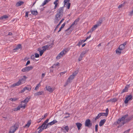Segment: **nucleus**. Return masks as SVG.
<instances>
[{
    "label": "nucleus",
    "instance_id": "nucleus-21",
    "mask_svg": "<svg viewBox=\"0 0 133 133\" xmlns=\"http://www.w3.org/2000/svg\"><path fill=\"white\" fill-rule=\"evenodd\" d=\"M24 3V2L23 1H19L17 2L16 5L17 7H18L21 6V5L23 4Z\"/></svg>",
    "mask_w": 133,
    "mask_h": 133
},
{
    "label": "nucleus",
    "instance_id": "nucleus-14",
    "mask_svg": "<svg viewBox=\"0 0 133 133\" xmlns=\"http://www.w3.org/2000/svg\"><path fill=\"white\" fill-rule=\"evenodd\" d=\"M129 85H127L123 89L122 92V93H123L124 92H126L128 90V89L129 87Z\"/></svg>",
    "mask_w": 133,
    "mask_h": 133
},
{
    "label": "nucleus",
    "instance_id": "nucleus-34",
    "mask_svg": "<svg viewBox=\"0 0 133 133\" xmlns=\"http://www.w3.org/2000/svg\"><path fill=\"white\" fill-rule=\"evenodd\" d=\"M101 116V113H99L97 115V116L96 117L95 119L96 120L99 118V117Z\"/></svg>",
    "mask_w": 133,
    "mask_h": 133
},
{
    "label": "nucleus",
    "instance_id": "nucleus-25",
    "mask_svg": "<svg viewBox=\"0 0 133 133\" xmlns=\"http://www.w3.org/2000/svg\"><path fill=\"white\" fill-rule=\"evenodd\" d=\"M63 128L65 130H64V132L65 133L68 132L69 130V128L68 126H66L64 127Z\"/></svg>",
    "mask_w": 133,
    "mask_h": 133
},
{
    "label": "nucleus",
    "instance_id": "nucleus-54",
    "mask_svg": "<svg viewBox=\"0 0 133 133\" xmlns=\"http://www.w3.org/2000/svg\"><path fill=\"white\" fill-rule=\"evenodd\" d=\"M45 75V74L44 73H43L42 74L41 78H43Z\"/></svg>",
    "mask_w": 133,
    "mask_h": 133
},
{
    "label": "nucleus",
    "instance_id": "nucleus-15",
    "mask_svg": "<svg viewBox=\"0 0 133 133\" xmlns=\"http://www.w3.org/2000/svg\"><path fill=\"white\" fill-rule=\"evenodd\" d=\"M45 129L43 127V126H42V125L39 126L37 129L39 130L38 132V133H40L44 129Z\"/></svg>",
    "mask_w": 133,
    "mask_h": 133
},
{
    "label": "nucleus",
    "instance_id": "nucleus-31",
    "mask_svg": "<svg viewBox=\"0 0 133 133\" xmlns=\"http://www.w3.org/2000/svg\"><path fill=\"white\" fill-rule=\"evenodd\" d=\"M122 50H120L119 48L116 50V53L118 54H120L121 53Z\"/></svg>",
    "mask_w": 133,
    "mask_h": 133
},
{
    "label": "nucleus",
    "instance_id": "nucleus-46",
    "mask_svg": "<svg viewBox=\"0 0 133 133\" xmlns=\"http://www.w3.org/2000/svg\"><path fill=\"white\" fill-rule=\"evenodd\" d=\"M26 88H27L26 90L29 91L31 90V86H30L29 87H26Z\"/></svg>",
    "mask_w": 133,
    "mask_h": 133
},
{
    "label": "nucleus",
    "instance_id": "nucleus-39",
    "mask_svg": "<svg viewBox=\"0 0 133 133\" xmlns=\"http://www.w3.org/2000/svg\"><path fill=\"white\" fill-rule=\"evenodd\" d=\"M66 72V71H65L63 72H61L59 73V74L60 75V76H62L64 74H65Z\"/></svg>",
    "mask_w": 133,
    "mask_h": 133
},
{
    "label": "nucleus",
    "instance_id": "nucleus-61",
    "mask_svg": "<svg viewBox=\"0 0 133 133\" xmlns=\"http://www.w3.org/2000/svg\"><path fill=\"white\" fill-rule=\"evenodd\" d=\"M54 64L56 66H57L59 65V63L58 62H57L55 64Z\"/></svg>",
    "mask_w": 133,
    "mask_h": 133
},
{
    "label": "nucleus",
    "instance_id": "nucleus-30",
    "mask_svg": "<svg viewBox=\"0 0 133 133\" xmlns=\"http://www.w3.org/2000/svg\"><path fill=\"white\" fill-rule=\"evenodd\" d=\"M118 48L120 50H122L125 48V46H124V45L122 44L119 46Z\"/></svg>",
    "mask_w": 133,
    "mask_h": 133
},
{
    "label": "nucleus",
    "instance_id": "nucleus-18",
    "mask_svg": "<svg viewBox=\"0 0 133 133\" xmlns=\"http://www.w3.org/2000/svg\"><path fill=\"white\" fill-rule=\"evenodd\" d=\"M106 121V120L103 119L101 120L99 123V126L100 127L102 126Z\"/></svg>",
    "mask_w": 133,
    "mask_h": 133
},
{
    "label": "nucleus",
    "instance_id": "nucleus-47",
    "mask_svg": "<svg viewBox=\"0 0 133 133\" xmlns=\"http://www.w3.org/2000/svg\"><path fill=\"white\" fill-rule=\"evenodd\" d=\"M82 43L81 42V41H80L78 42V44L77 45H78L79 46L81 45L82 44Z\"/></svg>",
    "mask_w": 133,
    "mask_h": 133
},
{
    "label": "nucleus",
    "instance_id": "nucleus-22",
    "mask_svg": "<svg viewBox=\"0 0 133 133\" xmlns=\"http://www.w3.org/2000/svg\"><path fill=\"white\" fill-rule=\"evenodd\" d=\"M22 47L21 45V44H18L16 47L13 49V50H17L21 48Z\"/></svg>",
    "mask_w": 133,
    "mask_h": 133
},
{
    "label": "nucleus",
    "instance_id": "nucleus-2",
    "mask_svg": "<svg viewBox=\"0 0 133 133\" xmlns=\"http://www.w3.org/2000/svg\"><path fill=\"white\" fill-rule=\"evenodd\" d=\"M128 115L126 114L123 116L121 118H119L115 123V124L117 125L118 124H119L118 127H119L123 125L125 123V119L126 122H128L131 119V118H128Z\"/></svg>",
    "mask_w": 133,
    "mask_h": 133
},
{
    "label": "nucleus",
    "instance_id": "nucleus-5",
    "mask_svg": "<svg viewBox=\"0 0 133 133\" xmlns=\"http://www.w3.org/2000/svg\"><path fill=\"white\" fill-rule=\"evenodd\" d=\"M69 49L68 48H66L64 49L61 51L56 57V59H59L62 56L65 55V54L69 51Z\"/></svg>",
    "mask_w": 133,
    "mask_h": 133
},
{
    "label": "nucleus",
    "instance_id": "nucleus-13",
    "mask_svg": "<svg viewBox=\"0 0 133 133\" xmlns=\"http://www.w3.org/2000/svg\"><path fill=\"white\" fill-rule=\"evenodd\" d=\"M74 76L72 75H70V76L68 78L67 80V82H71L72 80L74 78Z\"/></svg>",
    "mask_w": 133,
    "mask_h": 133
},
{
    "label": "nucleus",
    "instance_id": "nucleus-10",
    "mask_svg": "<svg viewBox=\"0 0 133 133\" xmlns=\"http://www.w3.org/2000/svg\"><path fill=\"white\" fill-rule=\"evenodd\" d=\"M33 68V67L32 66H28L22 69V71L23 72L29 71Z\"/></svg>",
    "mask_w": 133,
    "mask_h": 133
},
{
    "label": "nucleus",
    "instance_id": "nucleus-48",
    "mask_svg": "<svg viewBox=\"0 0 133 133\" xmlns=\"http://www.w3.org/2000/svg\"><path fill=\"white\" fill-rule=\"evenodd\" d=\"M98 127V125L97 124H96L95 126V131L96 132H97V131Z\"/></svg>",
    "mask_w": 133,
    "mask_h": 133
},
{
    "label": "nucleus",
    "instance_id": "nucleus-9",
    "mask_svg": "<svg viewBox=\"0 0 133 133\" xmlns=\"http://www.w3.org/2000/svg\"><path fill=\"white\" fill-rule=\"evenodd\" d=\"M92 124L91 122V121L90 119H87L86 120L85 123V127H90L92 126Z\"/></svg>",
    "mask_w": 133,
    "mask_h": 133
},
{
    "label": "nucleus",
    "instance_id": "nucleus-28",
    "mask_svg": "<svg viewBox=\"0 0 133 133\" xmlns=\"http://www.w3.org/2000/svg\"><path fill=\"white\" fill-rule=\"evenodd\" d=\"M66 24V23L65 22H64L63 24H62L61 27L59 28V30L58 31V32L61 31L62 28H63L64 26H65Z\"/></svg>",
    "mask_w": 133,
    "mask_h": 133
},
{
    "label": "nucleus",
    "instance_id": "nucleus-33",
    "mask_svg": "<svg viewBox=\"0 0 133 133\" xmlns=\"http://www.w3.org/2000/svg\"><path fill=\"white\" fill-rule=\"evenodd\" d=\"M8 16L6 15H4L2 16L0 18V19H6L8 18Z\"/></svg>",
    "mask_w": 133,
    "mask_h": 133
},
{
    "label": "nucleus",
    "instance_id": "nucleus-44",
    "mask_svg": "<svg viewBox=\"0 0 133 133\" xmlns=\"http://www.w3.org/2000/svg\"><path fill=\"white\" fill-rule=\"evenodd\" d=\"M83 56L81 55H80V56L79 57V58H78V60L79 61H81L82 59V58L83 57Z\"/></svg>",
    "mask_w": 133,
    "mask_h": 133
},
{
    "label": "nucleus",
    "instance_id": "nucleus-8",
    "mask_svg": "<svg viewBox=\"0 0 133 133\" xmlns=\"http://www.w3.org/2000/svg\"><path fill=\"white\" fill-rule=\"evenodd\" d=\"M70 0H64V6L66 7L67 8L69 9L70 7L71 4L69 3Z\"/></svg>",
    "mask_w": 133,
    "mask_h": 133
},
{
    "label": "nucleus",
    "instance_id": "nucleus-16",
    "mask_svg": "<svg viewBox=\"0 0 133 133\" xmlns=\"http://www.w3.org/2000/svg\"><path fill=\"white\" fill-rule=\"evenodd\" d=\"M49 45H46L42 46V49L43 50H44V51L46 50H48L49 48Z\"/></svg>",
    "mask_w": 133,
    "mask_h": 133
},
{
    "label": "nucleus",
    "instance_id": "nucleus-56",
    "mask_svg": "<svg viewBox=\"0 0 133 133\" xmlns=\"http://www.w3.org/2000/svg\"><path fill=\"white\" fill-rule=\"evenodd\" d=\"M130 130V129H128V130L125 131L124 132V133H129V131Z\"/></svg>",
    "mask_w": 133,
    "mask_h": 133
},
{
    "label": "nucleus",
    "instance_id": "nucleus-55",
    "mask_svg": "<svg viewBox=\"0 0 133 133\" xmlns=\"http://www.w3.org/2000/svg\"><path fill=\"white\" fill-rule=\"evenodd\" d=\"M64 20V19L63 18L60 21L59 23L60 24H61V23L62 22H63Z\"/></svg>",
    "mask_w": 133,
    "mask_h": 133
},
{
    "label": "nucleus",
    "instance_id": "nucleus-17",
    "mask_svg": "<svg viewBox=\"0 0 133 133\" xmlns=\"http://www.w3.org/2000/svg\"><path fill=\"white\" fill-rule=\"evenodd\" d=\"M37 50L39 52L40 55L41 56L44 52V50L42 49L41 48H38Z\"/></svg>",
    "mask_w": 133,
    "mask_h": 133
},
{
    "label": "nucleus",
    "instance_id": "nucleus-4",
    "mask_svg": "<svg viewBox=\"0 0 133 133\" xmlns=\"http://www.w3.org/2000/svg\"><path fill=\"white\" fill-rule=\"evenodd\" d=\"M27 78V77L26 76H23V77L21 79H19L17 82L13 84L11 87H14L16 86H18L25 83L26 79Z\"/></svg>",
    "mask_w": 133,
    "mask_h": 133
},
{
    "label": "nucleus",
    "instance_id": "nucleus-53",
    "mask_svg": "<svg viewBox=\"0 0 133 133\" xmlns=\"http://www.w3.org/2000/svg\"><path fill=\"white\" fill-rule=\"evenodd\" d=\"M30 63V62L29 61H27V62L26 63V66L27 65H28Z\"/></svg>",
    "mask_w": 133,
    "mask_h": 133
},
{
    "label": "nucleus",
    "instance_id": "nucleus-24",
    "mask_svg": "<svg viewBox=\"0 0 133 133\" xmlns=\"http://www.w3.org/2000/svg\"><path fill=\"white\" fill-rule=\"evenodd\" d=\"M43 93V92L42 91H39L36 93H35L34 94V95L35 96H38L39 95H42Z\"/></svg>",
    "mask_w": 133,
    "mask_h": 133
},
{
    "label": "nucleus",
    "instance_id": "nucleus-19",
    "mask_svg": "<svg viewBox=\"0 0 133 133\" xmlns=\"http://www.w3.org/2000/svg\"><path fill=\"white\" fill-rule=\"evenodd\" d=\"M31 123V120H29L28 121L27 123L25 125L24 127L25 128H28L29 126L30 125Z\"/></svg>",
    "mask_w": 133,
    "mask_h": 133
},
{
    "label": "nucleus",
    "instance_id": "nucleus-1",
    "mask_svg": "<svg viewBox=\"0 0 133 133\" xmlns=\"http://www.w3.org/2000/svg\"><path fill=\"white\" fill-rule=\"evenodd\" d=\"M64 7L59 8L57 11L55 15L54 23L55 24L57 23L63 16L64 13Z\"/></svg>",
    "mask_w": 133,
    "mask_h": 133
},
{
    "label": "nucleus",
    "instance_id": "nucleus-43",
    "mask_svg": "<svg viewBox=\"0 0 133 133\" xmlns=\"http://www.w3.org/2000/svg\"><path fill=\"white\" fill-rule=\"evenodd\" d=\"M48 115V114L47 113L45 114L44 115V117L41 119H40L39 121H40L42 119H43L44 118H45Z\"/></svg>",
    "mask_w": 133,
    "mask_h": 133
},
{
    "label": "nucleus",
    "instance_id": "nucleus-23",
    "mask_svg": "<svg viewBox=\"0 0 133 133\" xmlns=\"http://www.w3.org/2000/svg\"><path fill=\"white\" fill-rule=\"evenodd\" d=\"M76 124L78 130H79L81 128L82 126V124L80 123H76Z\"/></svg>",
    "mask_w": 133,
    "mask_h": 133
},
{
    "label": "nucleus",
    "instance_id": "nucleus-36",
    "mask_svg": "<svg viewBox=\"0 0 133 133\" xmlns=\"http://www.w3.org/2000/svg\"><path fill=\"white\" fill-rule=\"evenodd\" d=\"M117 101V99L116 98H114L112 99H111L109 101H111L112 102H115Z\"/></svg>",
    "mask_w": 133,
    "mask_h": 133
},
{
    "label": "nucleus",
    "instance_id": "nucleus-11",
    "mask_svg": "<svg viewBox=\"0 0 133 133\" xmlns=\"http://www.w3.org/2000/svg\"><path fill=\"white\" fill-rule=\"evenodd\" d=\"M132 96L131 95L128 96L124 101L125 103L127 104L129 101L131 100L132 99Z\"/></svg>",
    "mask_w": 133,
    "mask_h": 133
},
{
    "label": "nucleus",
    "instance_id": "nucleus-32",
    "mask_svg": "<svg viewBox=\"0 0 133 133\" xmlns=\"http://www.w3.org/2000/svg\"><path fill=\"white\" fill-rule=\"evenodd\" d=\"M41 86V82H40L36 86L35 88V90H37V89H38L39 87Z\"/></svg>",
    "mask_w": 133,
    "mask_h": 133
},
{
    "label": "nucleus",
    "instance_id": "nucleus-42",
    "mask_svg": "<svg viewBox=\"0 0 133 133\" xmlns=\"http://www.w3.org/2000/svg\"><path fill=\"white\" fill-rule=\"evenodd\" d=\"M100 113L101 114V116H107L108 115L107 114H106L105 113L102 112Z\"/></svg>",
    "mask_w": 133,
    "mask_h": 133
},
{
    "label": "nucleus",
    "instance_id": "nucleus-6",
    "mask_svg": "<svg viewBox=\"0 0 133 133\" xmlns=\"http://www.w3.org/2000/svg\"><path fill=\"white\" fill-rule=\"evenodd\" d=\"M18 125L17 124H15L13 126H12L10 130L9 133H14L18 129Z\"/></svg>",
    "mask_w": 133,
    "mask_h": 133
},
{
    "label": "nucleus",
    "instance_id": "nucleus-26",
    "mask_svg": "<svg viewBox=\"0 0 133 133\" xmlns=\"http://www.w3.org/2000/svg\"><path fill=\"white\" fill-rule=\"evenodd\" d=\"M57 121L55 120H54L50 122L49 123V124H50V125H52L55 123H57Z\"/></svg>",
    "mask_w": 133,
    "mask_h": 133
},
{
    "label": "nucleus",
    "instance_id": "nucleus-41",
    "mask_svg": "<svg viewBox=\"0 0 133 133\" xmlns=\"http://www.w3.org/2000/svg\"><path fill=\"white\" fill-rule=\"evenodd\" d=\"M86 53V51H84L83 52H82L80 55L82 56L83 57H84V56L85 55Z\"/></svg>",
    "mask_w": 133,
    "mask_h": 133
},
{
    "label": "nucleus",
    "instance_id": "nucleus-3",
    "mask_svg": "<svg viewBox=\"0 0 133 133\" xmlns=\"http://www.w3.org/2000/svg\"><path fill=\"white\" fill-rule=\"evenodd\" d=\"M30 98V97H27L24 100L21 101V103H25V104H21L17 106L16 108L12 109V110L14 111H17L19 110L21 108H23V109H24L26 106V104L29 101Z\"/></svg>",
    "mask_w": 133,
    "mask_h": 133
},
{
    "label": "nucleus",
    "instance_id": "nucleus-59",
    "mask_svg": "<svg viewBox=\"0 0 133 133\" xmlns=\"http://www.w3.org/2000/svg\"><path fill=\"white\" fill-rule=\"evenodd\" d=\"M25 91V90L24 89V88H23V89L20 92L21 93H23V92H24Z\"/></svg>",
    "mask_w": 133,
    "mask_h": 133
},
{
    "label": "nucleus",
    "instance_id": "nucleus-38",
    "mask_svg": "<svg viewBox=\"0 0 133 133\" xmlns=\"http://www.w3.org/2000/svg\"><path fill=\"white\" fill-rule=\"evenodd\" d=\"M78 73V71H75L74 72H73L72 75L73 76H74V77Z\"/></svg>",
    "mask_w": 133,
    "mask_h": 133
},
{
    "label": "nucleus",
    "instance_id": "nucleus-63",
    "mask_svg": "<svg viewBox=\"0 0 133 133\" xmlns=\"http://www.w3.org/2000/svg\"><path fill=\"white\" fill-rule=\"evenodd\" d=\"M55 65L54 64L51 67L52 68H55L56 67Z\"/></svg>",
    "mask_w": 133,
    "mask_h": 133
},
{
    "label": "nucleus",
    "instance_id": "nucleus-60",
    "mask_svg": "<svg viewBox=\"0 0 133 133\" xmlns=\"http://www.w3.org/2000/svg\"><path fill=\"white\" fill-rule=\"evenodd\" d=\"M130 15H133V9L130 12Z\"/></svg>",
    "mask_w": 133,
    "mask_h": 133
},
{
    "label": "nucleus",
    "instance_id": "nucleus-58",
    "mask_svg": "<svg viewBox=\"0 0 133 133\" xmlns=\"http://www.w3.org/2000/svg\"><path fill=\"white\" fill-rule=\"evenodd\" d=\"M55 5V6H54V9H55L57 6L58 4H54Z\"/></svg>",
    "mask_w": 133,
    "mask_h": 133
},
{
    "label": "nucleus",
    "instance_id": "nucleus-51",
    "mask_svg": "<svg viewBox=\"0 0 133 133\" xmlns=\"http://www.w3.org/2000/svg\"><path fill=\"white\" fill-rule=\"evenodd\" d=\"M29 12H25V16L28 17V14L29 13Z\"/></svg>",
    "mask_w": 133,
    "mask_h": 133
},
{
    "label": "nucleus",
    "instance_id": "nucleus-12",
    "mask_svg": "<svg viewBox=\"0 0 133 133\" xmlns=\"http://www.w3.org/2000/svg\"><path fill=\"white\" fill-rule=\"evenodd\" d=\"M46 90L49 92H52L54 90V89L51 88L50 86H46Z\"/></svg>",
    "mask_w": 133,
    "mask_h": 133
},
{
    "label": "nucleus",
    "instance_id": "nucleus-37",
    "mask_svg": "<svg viewBox=\"0 0 133 133\" xmlns=\"http://www.w3.org/2000/svg\"><path fill=\"white\" fill-rule=\"evenodd\" d=\"M18 99L17 98H10V100L12 101H15L17 100Z\"/></svg>",
    "mask_w": 133,
    "mask_h": 133
},
{
    "label": "nucleus",
    "instance_id": "nucleus-49",
    "mask_svg": "<svg viewBox=\"0 0 133 133\" xmlns=\"http://www.w3.org/2000/svg\"><path fill=\"white\" fill-rule=\"evenodd\" d=\"M54 4H58V1L56 0L54 3Z\"/></svg>",
    "mask_w": 133,
    "mask_h": 133
},
{
    "label": "nucleus",
    "instance_id": "nucleus-64",
    "mask_svg": "<svg viewBox=\"0 0 133 133\" xmlns=\"http://www.w3.org/2000/svg\"><path fill=\"white\" fill-rule=\"evenodd\" d=\"M12 34V33L11 32H9L8 34V35H11Z\"/></svg>",
    "mask_w": 133,
    "mask_h": 133
},
{
    "label": "nucleus",
    "instance_id": "nucleus-52",
    "mask_svg": "<svg viewBox=\"0 0 133 133\" xmlns=\"http://www.w3.org/2000/svg\"><path fill=\"white\" fill-rule=\"evenodd\" d=\"M60 24L59 23L57 25V26H56V27L55 28V30H56V29H57L58 27H59V25Z\"/></svg>",
    "mask_w": 133,
    "mask_h": 133
},
{
    "label": "nucleus",
    "instance_id": "nucleus-45",
    "mask_svg": "<svg viewBox=\"0 0 133 133\" xmlns=\"http://www.w3.org/2000/svg\"><path fill=\"white\" fill-rule=\"evenodd\" d=\"M35 55L36 58H38L39 57V55L37 53H35Z\"/></svg>",
    "mask_w": 133,
    "mask_h": 133
},
{
    "label": "nucleus",
    "instance_id": "nucleus-35",
    "mask_svg": "<svg viewBox=\"0 0 133 133\" xmlns=\"http://www.w3.org/2000/svg\"><path fill=\"white\" fill-rule=\"evenodd\" d=\"M102 22V21L101 20L99 21L96 24V25L97 26H98L100 25H101Z\"/></svg>",
    "mask_w": 133,
    "mask_h": 133
},
{
    "label": "nucleus",
    "instance_id": "nucleus-27",
    "mask_svg": "<svg viewBox=\"0 0 133 133\" xmlns=\"http://www.w3.org/2000/svg\"><path fill=\"white\" fill-rule=\"evenodd\" d=\"M78 20H75L72 23V24H71V25L70 26V27L68 28V29H66V31H68L69 29L70 28H71L73 25L74 24H75L76 22H77L78 21Z\"/></svg>",
    "mask_w": 133,
    "mask_h": 133
},
{
    "label": "nucleus",
    "instance_id": "nucleus-40",
    "mask_svg": "<svg viewBox=\"0 0 133 133\" xmlns=\"http://www.w3.org/2000/svg\"><path fill=\"white\" fill-rule=\"evenodd\" d=\"M98 26L96 24L94 25L92 28V29L94 30H95L97 27Z\"/></svg>",
    "mask_w": 133,
    "mask_h": 133
},
{
    "label": "nucleus",
    "instance_id": "nucleus-50",
    "mask_svg": "<svg viewBox=\"0 0 133 133\" xmlns=\"http://www.w3.org/2000/svg\"><path fill=\"white\" fill-rule=\"evenodd\" d=\"M105 111H106L105 113L106 114H107V115H108V112H109V110H108V108H107L106 109Z\"/></svg>",
    "mask_w": 133,
    "mask_h": 133
},
{
    "label": "nucleus",
    "instance_id": "nucleus-62",
    "mask_svg": "<svg viewBox=\"0 0 133 133\" xmlns=\"http://www.w3.org/2000/svg\"><path fill=\"white\" fill-rule=\"evenodd\" d=\"M122 4H121V5H119V6H118V8H121L122 7Z\"/></svg>",
    "mask_w": 133,
    "mask_h": 133
},
{
    "label": "nucleus",
    "instance_id": "nucleus-57",
    "mask_svg": "<svg viewBox=\"0 0 133 133\" xmlns=\"http://www.w3.org/2000/svg\"><path fill=\"white\" fill-rule=\"evenodd\" d=\"M91 37V35H90L88 37H87L86 39L87 40L89 39Z\"/></svg>",
    "mask_w": 133,
    "mask_h": 133
},
{
    "label": "nucleus",
    "instance_id": "nucleus-29",
    "mask_svg": "<svg viewBox=\"0 0 133 133\" xmlns=\"http://www.w3.org/2000/svg\"><path fill=\"white\" fill-rule=\"evenodd\" d=\"M50 1V0H45L44 1L43 3H42V6H44L46 4H47L48 2Z\"/></svg>",
    "mask_w": 133,
    "mask_h": 133
},
{
    "label": "nucleus",
    "instance_id": "nucleus-7",
    "mask_svg": "<svg viewBox=\"0 0 133 133\" xmlns=\"http://www.w3.org/2000/svg\"><path fill=\"white\" fill-rule=\"evenodd\" d=\"M49 120V119H46L42 125V126H43V128L45 129H46L49 127V126H50L49 123H48Z\"/></svg>",
    "mask_w": 133,
    "mask_h": 133
},
{
    "label": "nucleus",
    "instance_id": "nucleus-20",
    "mask_svg": "<svg viewBox=\"0 0 133 133\" xmlns=\"http://www.w3.org/2000/svg\"><path fill=\"white\" fill-rule=\"evenodd\" d=\"M30 11L31 14L33 15H37L38 14V12L37 10H31Z\"/></svg>",
    "mask_w": 133,
    "mask_h": 133
}]
</instances>
